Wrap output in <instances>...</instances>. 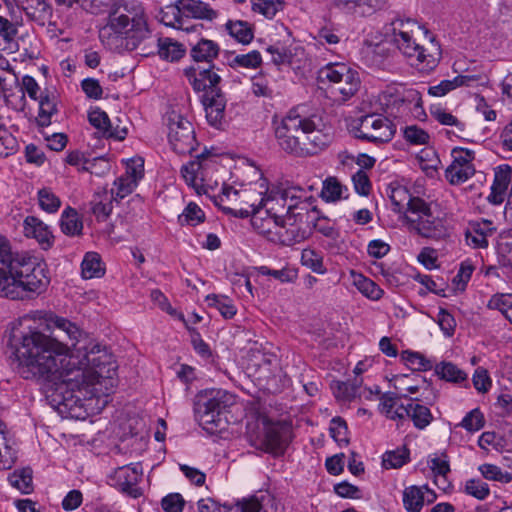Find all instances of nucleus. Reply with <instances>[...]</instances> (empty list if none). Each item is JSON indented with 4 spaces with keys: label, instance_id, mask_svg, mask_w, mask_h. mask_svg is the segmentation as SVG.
<instances>
[{
    "label": "nucleus",
    "instance_id": "4d7b16f0",
    "mask_svg": "<svg viewBox=\"0 0 512 512\" xmlns=\"http://www.w3.org/2000/svg\"><path fill=\"white\" fill-rule=\"evenodd\" d=\"M347 430H348L347 424L343 418L338 417V416L332 418V420L330 422L329 431H330L331 437L336 442H338L339 444H341V443L347 444L348 443Z\"/></svg>",
    "mask_w": 512,
    "mask_h": 512
},
{
    "label": "nucleus",
    "instance_id": "bf43d9fd",
    "mask_svg": "<svg viewBox=\"0 0 512 512\" xmlns=\"http://www.w3.org/2000/svg\"><path fill=\"white\" fill-rule=\"evenodd\" d=\"M88 120L90 124L96 128L102 136H104L110 123L107 113L100 108H96L89 112Z\"/></svg>",
    "mask_w": 512,
    "mask_h": 512
},
{
    "label": "nucleus",
    "instance_id": "412c9836",
    "mask_svg": "<svg viewBox=\"0 0 512 512\" xmlns=\"http://www.w3.org/2000/svg\"><path fill=\"white\" fill-rule=\"evenodd\" d=\"M24 233L27 237L35 238L43 249H48L53 244L54 237L50 228L37 217L25 218Z\"/></svg>",
    "mask_w": 512,
    "mask_h": 512
},
{
    "label": "nucleus",
    "instance_id": "ea45409f",
    "mask_svg": "<svg viewBox=\"0 0 512 512\" xmlns=\"http://www.w3.org/2000/svg\"><path fill=\"white\" fill-rule=\"evenodd\" d=\"M66 161L68 164L72 166H80L81 170L89 171L90 173H96L98 172L94 171V167L98 162H103L106 165V169L109 168L108 162L104 158H94L93 160H87L85 159L84 155L79 151H72L67 155Z\"/></svg>",
    "mask_w": 512,
    "mask_h": 512
},
{
    "label": "nucleus",
    "instance_id": "39448f33",
    "mask_svg": "<svg viewBox=\"0 0 512 512\" xmlns=\"http://www.w3.org/2000/svg\"><path fill=\"white\" fill-rule=\"evenodd\" d=\"M50 284L45 262L26 253L13 252L9 241L0 236V295L12 300L28 293H42Z\"/></svg>",
    "mask_w": 512,
    "mask_h": 512
},
{
    "label": "nucleus",
    "instance_id": "1a4fd4ad",
    "mask_svg": "<svg viewBox=\"0 0 512 512\" xmlns=\"http://www.w3.org/2000/svg\"><path fill=\"white\" fill-rule=\"evenodd\" d=\"M71 365L74 366V369L85 373L86 380L92 387L103 381H108L111 387L115 385V376L117 375L115 360L105 347L94 343L92 339L86 349L78 351L73 356Z\"/></svg>",
    "mask_w": 512,
    "mask_h": 512
},
{
    "label": "nucleus",
    "instance_id": "c85d7f7f",
    "mask_svg": "<svg viewBox=\"0 0 512 512\" xmlns=\"http://www.w3.org/2000/svg\"><path fill=\"white\" fill-rule=\"evenodd\" d=\"M10 485L18 489L23 494H29L33 490L32 469L25 467L15 470L8 476Z\"/></svg>",
    "mask_w": 512,
    "mask_h": 512
},
{
    "label": "nucleus",
    "instance_id": "9b49d317",
    "mask_svg": "<svg viewBox=\"0 0 512 512\" xmlns=\"http://www.w3.org/2000/svg\"><path fill=\"white\" fill-rule=\"evenodd\" d=\"M403 220L410 232L423 238L438 241L448 236L445 220L435 215L431 205L422 198L412 200L409 205V214H405Z\"/></svg>",
    "mask_w": 512,
    "mask_h": 512
},
{
    "label": "nucleus",
    "instance_id": "4c0bfd02",
    "mask_svg": "<svg viewBox=\"0 0 512 512\" xmlns=\"http://www.w3.org/2000/svg\"><path fill=\"white\" fill-rule=\"evenodd\" d=\"M435 372L441 379L459 383L466 379L467 375L451 362H442L435 368Z\"/></svg>",
    "mask_w": 512,
    "mask_h": 512
},
{
    "label": "nucleus",
    "instance_id": "0e129e2a",
    "mask_svg": "<svg viewBox=\"0 0 512 512\" xmlns=\"http://www.w3.org/2000/svg\"><path fill=\"white\" fill-rule=\"evenodd\" d=\"M512 169L509 165H500L495 169L493 186L507 190L511 182Z\"/></svg>",
    "mask_w": 512,
    "mask_h": 512
},
{
    "label": "nucleus",
    "instance_id": "680f3d73",
    "mask_svg": "<svg viewBox=\"0 0 512 512\" xmlns=\"http://www.w3.org/2000/svg\"><path fill=\"white\" fill-rule=\"evenodd\" d=\"M437 323L446 337L453 336L456 328V321L452 314L441 308L438 313Z\"/></svg>",
    "mask_w": 512,
    "mask_h": 512
},
{
    "label": "nucleus",
    "instance_id": "774afa93",
    "mask_svg": "<svg viewBox=\"0 0 512 512\" xmlns=\"http://www.w3.org/2000/svg\"><path fill=\"white\" fill-rule=\"evenodd\" d=\"M400 101L402 103H407L410 105H413V108L416 112V116L419 117L421 114H425L423 108H422V98L421 94L414 89L406 90L402 97L400 98Z\"/></svg>",
    "mask_w": 512,
    "mask_h": 512
},
{
    "label": "nucleus",
    "instance_id": "423d86ee",
    "mask_svg": "<svg viewBox=\"0 0 512 512\" xmlns=\"http://www.w3.org/2000/svg\"><path fill=\"white\" fill-rule=\"evenodd\" d=\"M316 119V115L302 114L300 107L290 109L280 120L274 118L272 125L278 148L296 158L314 156L325 149L330 136L318 128Z\"/></svg>",
    "mask_w": 512,
    "mask_h": 512
},
{
    "label": "nucleus",
    "instance_id": "de8ad7c7",
    "mask_svg": "<svg viewBox=\"0 0 512 512\" xmlns=\"http://www.w3.org/2000/svg\"><path fill=\"white\" fill-rule=\"evenodd\" d=\"M478 470L485 479L490 481L509 483L512 480L511 473L502 471L500 467L494 464H482L479 466Z\"/></svg>",
    "mask_w": 512,
    "mask_h": 512
},
{
    "label": "nucleus",
    "instance_id": "ddd939ff",
    "mask_svg": "<svg viewBox=\"0 0 512 512\" xmlns=\"http://www.w3.org/2000/svg\"><path fill=\"white\" fill-rule=\"evenodd\" d=\"M351 131L357 139L383 144L393 139L396 125L387 117L371 113L354 120Z\"/></svg>",
    "mask_w": 512,
    "mask_h": 512
},
{
    "label": "nucleus",
    "instance_id": "f03ea898",
    "mask_svg": "<svg viewBox=\"0 0 512 512\" xmlns=\"http://www.w3.org/2000/svg\"><path fill=\"white\" fill-rule=\"evenodd\" d=\"M104 45L113 48L124 42L129 51L140 50L142 56L157 53L161 59L178 61L186 52L185 47L171 38H156L148 28L143 8L134 3L118 0L109 13L108 22L99 31Z\"/></svg>",
    "mask_w": 512,
    "mask_h": 512
},
{
    "label": "nucleus",
    "instance_id": "8fccbe9b",
    "mask_svg": "<svg viewBox=\"0 0 512 512\" xmlns=\"http://www.w3.org/2000/svg\"><path fill=\"white\" fill-rule=\"evenodd\" d=\"M484 425L485 418L479 408L468 412L459 424V426L471 433L481 430Z\"/></svg>",
    "mask_w": 512,
    "mask_h": 512
},
{
    "label": "nucleus",
    "instance_id": "f704fd0d",
    "mask_svg": "<svg viewBox=\"0 0 512 512\" xmlns=\"http://www.w3.org/2000/svg\"><path fill=\"white\" fill-rule=\"evenodd\" d=\"M112 200L114 199L107 192L98 194L93 199L91 209L98 221H105L109 217L113 209Z\"/></svg>",
    "mask_w": 512,
    "mask_h": 512
},
{
    "label": "nucleus",
    "instance_id": "e433bc0d",
    "mask_svg": "<svg viewBox=\"0 0 512 512\" xmlns=\"http://www.w3.org/2000/svg\"><path fill=\"white\" fill-rule=\"evenodd\" d=\"M137 187L136 181L131 176L121 175L114 181V188L111 189L110 196L115 200H121L131 194Z\"/></svg>",
    "mask_w": 512,
    "mask_h": 512
},
{
    "label": "nucleus",
    "instance_id": "dca6fc26",
    "mask_svg": "<svg viewBox=\"0 0 512 512\" xmlns=\"http://www.w3.org/2000/svg\"><path fill=\"white\" fill-rule=\"evenodd\" d=\"M264 429L263 443L267 451L276 455L283 454L292 440L291 424L287 421L273 422L265 419Z\"/></svg>",
    "mask_w": 512,
    "mask_h": 512
},
{
    "label": "nucleus",
    "instance_id": "37998d69",
    "mask_svg": "<svg viewBox=\"0 0 512 512\" xmlns=\"http://www.w3.org/2000/svg\"><path fill=\"white\" fill-rule=\"evenodd\" d=\"M204 218L205 214L201 208L197 204L191 202L186 206L183 213L178 216V222L181 225L196 226L203 222Z\"/></svg>",
    "mask_w": 512,
    "mask_h": 512
},
{
    "label": "nucleus",
    "instance_id": "6ab92c4d",
    "mask_svg": "<svg viewBox=\"0 0 512 512\" xmlns=\"http://www.w3.org/2000/svg\"><path fill=\"white\" fill-rule=\"evenodd\" d=\"M436 499L434 491L430 490L426 485H412L406 487L403 491V506L407 512H420L425 501L430 504Z\"/></svg>",
    "mask_w": 512,
    "mask_h": 512
},
{
    "label": "nucleus",
    "instance_id": "b1692460",
    "mask_svg": "<svg viewBox=\"0 0 512 512\" xmlns=\"http://www.w3.org/2000/svg\"><path fill=\"white\" fill-rule=\"evenodd\" d=\"M105 273L101 257L96 252H87L81 263V274L85 279L99 278Z\"/></svg>",
    "mask_w": 512,
    "mask_h": 512
},
{
    "label": "nucleus",
    "instance_id": "2f4dec72",
    "mask_svg": "<svg viewBox=\"0 0 512 512\" xmlns=\"http://www.w3.org/2000/svg\"><path fill=\"white\" fill-rule=\"evenodd\" d=\"M409 449L406 446L386 451L382 457V465L386 469L401 468L409 461Z\"/></svg>",
    "mask_w": 512,
    "mask_h": 512
},
{
    "label": "nucleus",
    "instance_id": "052dcab7",
    "mask_svg": "<svg viewBox=\"0 0 512 512\" xmlns=\"http://www.w3.org/2000/svg\"><path fill=\"white\" fill-rule=\"evenodd\" d=\"M185 500L179 493H170L162 498L161 507L165 512H182Z\"/></svg>",
    "mask_w": 512,
    "mask_h": 512
},
{
    "label": "nucleus",
    "instance_id": "58836bf2",
    "mask_svg": "<svg viewBox=\"0 0 512 512\" xmlns=\"http://www.w3.org/2000/svg\"><path fill=\"white\" fill-rule=\"evenodd\" d=\"M262 63L261 54L257 50H253L247 54H239L233 57V59H228V65L231 68L243 67L249 69H255L259 67Z\"/></svg>",
    "mask_w": 512,
    "mask_h": 512
},
{
    "label": "nucleus",
    "instance_id": "c03bdc74",
    "mask_svg": "<svg viewBox=\"0 0 512 512\" xmlns=\"http://www.w3.org/2000/svg\"><path fill=\"white\" fill-rule=\"evenodd\" d=\"M262 504L256 496L243 498L233 505L224 504L223 512H260Z\"/></svg>",
    "mask_w": 512,
    "mask_h": 512
},
{
    "label": "nucleus",
    "instance_id": "603ef678",
    "mask_svg": "<svg viewBox=\"0 0 512 512\" xmlns=\"http://www.w3.org/2000/svg\"><path fill=\"white\" fill-rule=\"evenodd\" d=\"M464 492L478 500H485L490 494V489L487 483L473 478L466 481Z\"/></svg>",
    "mask_w": 512,
    "mask_h": 512
},
{
    "label": "nucleus",
    "instance_id": "a19ab883",
    "mask_svg": "<svg viewBox=\"0 0 512 512\" xmlns=\"http://www.w3.org/2000/svg\"><path fill=\"white\" fill-rule=\"evenodd\" d=\"M403 138L407 143L413 146L428 145L430 135L424 129L417 125H409L402 129Z\"/></svg>",
    "mask_w": 512,
    "mask_h": 512
},
{
    "label": "nucleus",
    "instance_id": "6e6552de",
    "mask_svg": "<svg viewBox=\"0 0 512 512\" xmlns=\"http://www.w3.org/2000/svg\"><path fill=\"white\" fill-rule=\"evenodd\" d=\"M48 327L51 329L55 338H50L47 335L36 331L30 330L27 333L22 334L20 338L14 336V354L16 359L18 360V349L23 345L24 339L33 334H39L46 338L47 347L45 350L55 351L57 345L65 346V351L63 352V356L68 359H73V356L78 351H83L91 344V338L74 322L70 320L60 317L57 315L50 316L47 320Z\"/></svg>",
    "mask_w": 512,
    "mask_h": 512
},
{
    "label": "nucleus",
    "instance_id": "69168bd1",
    "mask_svg": "<svg viewBox=\"0 0 512 512\" xmlns=\"http://www.w3.org/2000/svg\"><path fill=\"white\" fill-rule=\"evenodd\" d=\"M191 343L193 345L194 350L204 358H208L212 355L209 345L202 339L200 333L194 329L188 327Z\"/></svg>",
    "mask_w": 512,
    "mask_h": 512
},
{
    "label": "nucleus",
    "instance_id": "13d9d810",
    "mask_svg": "<svg viewBox=\"0 0 512 512\" xmlns=\"http://www.w3.org/2000/svg\"><path fill=\"white\" fill-rule=\"evenodd\" d=\"M18 149V141L8 129H2L0 133V156L7 157Z\"/></svg>",
    "mask_w": 512,
    "mask_h": 512
},
{
    "label": "nucleus",
    "instance_id": "6e6d98bb",
    "mask_svg": "<svg viewBox=\"0 0 512 512\" xmlns=\"http://www.w3.org/2000/svg\"><path fill=\"white\" fill-rule=\"evenodd\" d=\"M301 260L303 265L309 267L318 274H323L326 272V268L323 264V258L314 250H303Z\"/></svg>",
    "mask_w": 512,
    "mask_h": 512
},
{
    "label": "nucleus",
    "instance_id": "7c9ffc66",
    "mask_svg": "<svg viewBox=\"0 0 512 512\" xmlns=\"http://www.w3.org/2000/svg\"><path fill=\"white\" fill-rule=\"evenodd\" d=\"M3 427L4 424L0 422V470H7L15 464L17 451L8 444Z\"/></svg>",
    "mask_w": 512,
    "mask_h": 512
},
{
    "label": "nucleus",
    "instance_id": "473e14b6",
    "mask_svg": "<svg viewBox=\"0 0 512 512\" xmlns=\"http://www.w3.org/2000/svg\"><path fill=\"white\" fill-rule=\"evenodd\" d=\"M40 90V87L36 80L29 75H25L22 78L21 86L19 88L20 96L17 103H14L13 108L15 109H23L25 106V93L28 94V96L32 100H38L39 96L38 92Z\"/></svg>",
    "mask_w": 512,
    "mask_h": 512
},
{
    "label": "nucleus",
    "instance_id": "f3484780",
    "mask_svg": "<svg viewBox=\"0 0 512 512\" xmlns=\"http://www.w3.org/2000/svg\"><path fill=\"white\" fill-rule=\"evenodd\" d=\"M452 163L446 168V178L451 184H461L471 178L475 173L472 161L475 153L466 148H454L451 152Z\"/></svg>",
    "mask_w": 512,
    "mask_h": 512
},
{
    "label": "nucleus",
    "instance_id": "bb28decb",
    "mask_svg": "<svg viewBox=\"0 0 512 512\" xmlns=\"http://www.w3.org/2000/svg\"><path fill=\"white\" fill-rule=\"evenodd\" d=\"M225 26L229 35L243 45L249 44L254 38L253 27L246 21L229 20Z\"/></svg>",
    "mask_w": 512,
    "mask_h": 512
},
{
    "label": "nucleus",
    "instance_id": "a878e982",
    "mask_svg": "<svg viewBox=\"0 0 512 512\" xmlns=\"http://www.w3.org/2000/svg\"><path fill=\"white\" fill-rule=\"evenodd\" d=\"M37 101L39 102L37 123L42 127L49 126L51 117L57 113L55 97L50 96L48 92H42Z\"/></svg>",
    "mask_w": 512,
    "mask_h": 512
},
{
    "label": "nucleus",
    "instance_id": "5701e85b",
    "mask_svg": "<svg viewBox=\"0 0 512 512\" xmlns=\"http://www.w3.org/2000/svg\"><path fill=\"white\" fill-rule=\"evenodd\" d=\"M206 157L207 154L202 152L200 155H197L195 160L190 161L188 164L182 166L181 173L188 185L197 188L198 180H203L202 169L204 168V161Z\"/></svg>",
    "mask_w": 512,
    "mask_h": 512
},
{
    "label": "nucleus",
    "instance_id": "e2e57ef3",
    "mask_svg": "<svg viewBox=\"0 0 512 512\" xmlns=\"http://www.w3.org/2000/svg\"><path fill=\"white\" fill-rule=\"evenodd\" d=\"M17 83L18 78L11 70H7L3 74H0V92L5 98L6 103L8 105H11L12 107L14 105V102L10 98L13 96V94L9 93L10 88H8V85Z\"/></svg>",
    "mask_w": 512,
    "mask_h": 512
},
{
    "label": "nucleus",
    "instance_id": "f257e3e1",
    "mask_svg": "<svg viewBox=\"0 0 512 512\" xmlns=\"http://www.w3.org/2000/svg\"><path fill=\"white\" fill-rule=\"evenodd\" d=\"M47 340L39 334L24 339L18 349L19 372L25 379H42L56 385L52 401L61 413L83 406V400L92 392L85 373L74 369L71 360L63 356L65 346L57 345L55 351L45 350Z\"/></svg>",
    "mask_w": 512,
    "mask_h": 512
},
{
    "label": "nucleus",
    "instance_id": "9d476101",
    "mask_svg": "<svg viewBox=\"0 0 512 512\" xmlns=\"http://www.w3.org/2000/svg\"><path fill=\"white\" fill-rule=\"evenodd\" d=\"M235 404V396L223 389H205L201 391L194 404V411L200 425L214 433L225 428V412Z\"/></svg>",
    "mask_w": 512,
    "mask_h": 512
},
{
    "label": "nucleus",
    "instance_id": "c9c22d12",
    "mask_svg": "<svg viewBox=\"0 0 512 512\" xmlns=\"http://www.w3.org/2000/svg\"><path fill=\"white\" fill-rule=\"evenodd\" d=\"M362 384V379L355 377L353 381L348 382H336L332 387L334 395L340 400H351L356 397L359 387Z\"/></svg>",
    "mask_w": 512,
    "mask_h": 512
},
{
    "label": "nucleus",
    "instance_id": "4be33fe9",
    "mask_svg": "<svg viewBox=\"0 0 512 512\" xmlns=\"http://www.w3.org/2000/svg\"><path fill=\"white\" fill-rule=\"evenodd\" d=\"M308 213V216H304L303 224H306L307 227L313 225L316 231H318L319 233H321L323 236L330 240L340 238V233L338 229L331 225L327 218L321 217L320 212L316 207L310 208L309 203Z\"/></svg>",
    "mask_w": 512,
    "mask_h": 512
},
{
    "label": "nucleus",
    "instance_id": "20e7f679",
    "mask_svg": "<svg viewBox=\"0 0 512 512\" xmlns=\"http://www.w3.org/2000/svg\"><path fill=\"white\" fill-rule=\"evenodd\" d=\"M190 46L193 60L206 62L209 66H190L184 69V75L196 92L203 93L201 101L208 123L216 129H223L226 124L227 100L220 87L222 78L218 73L219 68L211 64L220 52L219 45L212 40L200 38L196 43H190Z\"/></svg>",
    "mask_w": 512,
    "mask_h": 512
},
{
    "label": "nucleus",
    "instance_id": "393cba45",
    "mask_svg": "<svg viewBox=\"0 0 512 512\" xmlns=\"http://www.w3.org/2000/svg\"><path fill=\"white\" fill-rule=\"evenodd\" d=\"M408 409H410V419L417 429H425L433 420V415L427 406L419 404L418 399L409 398Z\"/></svg>",
    "mask_w": 512,
    "mask_h": 512
},
{
    "label": "nucleus",
    "instance_id": "72a5a7b5",
    "mask_svg": "<svg viewBox=\"0 0 512 512\" xmlns=\"http://www.w3.org/2000/svg\"><path fill=\"white\" fill-rule=\"evenodd\" d=\"M209 306L216 308L225 319L236 315L237 309L233 302L224 295L211 294L206 297Z\"/></svg>",
    "mask_w": 512,
    "mask_h": 512
},
{
    "label": "nucleus",
    "instance_id": "0eeeda50",
    "mask_svg": "<svg viewBox=\"0 0 512 512\" xmlns=\"http://www.w3.org/2000/svg\"><path fill=\"white\" fill-rule=\"evenodd\" d=\"M410 24L416 25L409 19L393 20L387 28V37L405 57L411 60L412 65H416L422 71H431L441 59L440 44L428 30H425V34L429 35V45L427 47L420 45L415 41L411 32L405 30L406 26Z\"/></svg>",
    "mask_w": 512,
    "mask_h": 512
},
{
    "label": "nucleus",
    "instance_id": "cd10ccee",
    "mask_svg": "<svg viewBox=\"0 0 512 512\" xmlns=\"http://www.w3.org/2000/svg\"><path fill=\"white\" fill-rule=\"evenodd\" d=\"M389 198L393 205V211L396 213L409 214V205L412 200L418 197L412 196L409 191L403 186L392 187L390 190Z\"/></svg>",
    "mask_w": 512,
    "mask_h": 512
},
{
    "label": "nucleus",
    "instance_id": "c756f323",
    "mask_svg": "<svg viewBox=\"0 0 512 512\" xmlns=\"http://www.w3.org/2000/svg\"><path fill=\"white\" fill-rule=\"evenodd\" d=\"M61 230L69 236L80 235L83 229L82 221L78 217V213L73 208H66L61 216Z\"/></svg>",
    "mask_w": 512,
    "mask_h": 512
},
{
    "label": "nucleus",
    "instance_id": "a211bd4d",
    "mask_svg": "<svg viewBox=\"0 0 512 512\" xmlns=\"http://www.w3.org/2000/svg\"><path fill=\"white\" fill-rule=\"evenodd\" d=\"M143 473L139 464L125 465L115 469L110 476L111 485L120 490L122 493L138 498L142 495V489L138 486L142 479Z\"/></svg>",
    "mask_w": 512,
    "mask_h": 512
},
{
    "label": "nucleus",
    "instance_id": "79ce46f5",
    "mask_svg": "<svg viewBox=\"0 0 512 512\" xmlns=\"http://www.w3.org/2000/svg\"><path fill=\"white\" fill-rule=\"evenodd\" d=\"M344 191H347V188L344 187L336 178L331 177L325 180L321 195L327 202H335L343 197Z\"/></svg>",
    "mask_w": 512,
    "mask_h": 512
},
{
    "label": "nucleus",
    "instance_id": "338daca9",
    "mask_svg": "<svg viewBox=\"0 0 512 512\" xmlns=\"http://www.w3.org/2000/svg\"><path fill=\"white\" fill-rule=\"evenodd\" d=\"M355 191L362 196H367L371 190V182L368 175L362 169L358 170L352 177Z\"/></svg>",
    "mask_w": 512,
    "mask_h": 512
},
{
    "label": "nucleus",
    "instance_id": "f8f14e48",
    "mask_svg": "<svg viewBox=\"0 0 512 512\" xmlns=\"http://www.w3.org/2000/svg\"><path fill=\"white\" fill-rule=\"evenodd\" d=\"M218 14L217 10L201 0H176L163 11L162 22L166 26L190 32L198 27L189 25L190 19L213 21Z\"/></svg>",
    "mask_w": 512,
    "mask_h": 512
},
{
    "label": "nucleus",
    "instance_id": "09e8293b",
    "mask_svg": "<svg viewBox=\"0 0 512 512\" xmlns=\"http://www.w3.org/2000/svg\"><path fill=\"white\" fill-rule=\"evenodd\" d=\"M431 116L440 124L446 126H455L459 131H464V123L459 121L454 115L447 112L440 105H432L430 107Z\"/></svg>",
    "mask_w": 512,
    "mask_h": 512
},
{
    "label": "nucleus",
    "instance_id": "a18cd8bd",
    "mask_svg": "<svg viewBox=\"0 0 512 512\" xmlns=\"http://www.w3.org/2000/svg\"><path fill=\"white\" fill-rule=\"evenodd\" d=\"M357 289L371 300H379L383 295V290L371 279L359 275L355 279Z\"/></svg>",
    "mask_w": 512,
    "mask_h": 512
},
{
    "label": "nucleus",
    "instance_id": "4468645a",
    "mask_svg": "<svg viewBox=\"0 0 512 512\" xmlns=\"http://www.w3.org/2000/svg\"><path fill=\"white\" fill-rule=\"evenodd\" d=\"M318 82L329 84L341 94L346 101L356 94L360 88L359 73L344 63H329L318 71Z\"/></svg>",
    "mask_w": 512,
    "mask_h": 512
},
{
    "label": "nucleus",
    "instance_id": "49530a36",
    "mask_svg": "<svg viewBox=\"0 0 512 512\" xmlns=\"http://www.w3.org/2000/svg\"><path fill=\"white\" fill-rule=\"evenodd\" d=\"M283 5L282 0H253L252 10L271 19L283 8Z\"/></svg>",
    "mask_w": 512,
    "mask_h": 512
},
{
    "label": "nucleus",
    "instance_id": "aec40b11",
    "mask_svg": "<svg viewBox=\"0 0 512 512\" xmlns=\"http://www.w3.org/2000/svg\"><path fill=\"white\" fill-rule=\"evenodd\" d=\"M495 231L492 221L482 220L481 222H471L465 232L466 243L473 248H486L488 246L487 237Z\"/></svg>",
    "mask_w": 512,
    "mask_h": 512
},
{
    "label": "nucleus",
    "instance_id": "7ed1b4c3",
    "mask_svg": "<svg viewBox=\"0 0 512 512\" xmlns=\"http://www.w3.org/2000/svg\"><path fill=\"white\" fill-rule=\"evenodd\" d=\"M308 215V203L298 201L291 190H271L260 197L252 226L260 234L273 235L271 241L292 246L308 237L309 231L303 227Z\"/></svg>",
    "mask_w": 512,
    "mask_h": 512
},
{
    "label": "nucleus",
    "instance_id": "2eb2a0df",
    "mask_svg": "<svg viewBox=\"0 0 512 512\" xmlns=\"http://www.w3.org/2000/svg\"><path fill=\"white\" fill-rule=\"evenodd\" d=\"M169 143L177 154H191L197 146L192 123L181 115L170 118Z\"/></svg>",
    "mask_w": 512,
    "mask_h": 512
},
{
    "label": "nucleus",
    "instance_id": "5fc2aeb1",
    "mask_svg": "<svg viewBox=\"0 0 512 512\" xmlns=\"http://www.w3.org/2000/svg\"><path fill=\"white\" fill-rule=\"evenodd\" d=\"M38 200L40 207L48 213H55L61 205L60 199L47 188L38 191Z\"/></svg>",
    "mask_w": 512,
    "mask_h": 512
},
{
    "label": "nucleus",
    "instance_id": "864d4df0",
    "mask_svg": "<svg viewBox=\"0 0 512 512\" xmlns=\"http://www.w3.org/2000/svg\"><path fill=\"white\" fill-rule=\"evenodd\" d=\"M405 364L414 370L427 371L432 369V362L418 352L405 351L402 354Z\"/></svg>",
    "mask_w": 512,
    "mask_h": 512
},
{
    "label": "nucleus",
    "instance_id": "3c124183",
    "mask_svg": "<svg viewBox=\"0 0 512 512\" xmlns=\"http://www.w3.org/2000/svg\"><path fill=\"white\" fill-rule=\"evenodd\" d=\"M428 464L434 475L441 477L444 484L446 482V476L450 472L448 456L445 453L441 455L434 454L428 460Z\"/></svg>",
    "mask_w": 512,
    "mask_h": 512
}]
</instances>
